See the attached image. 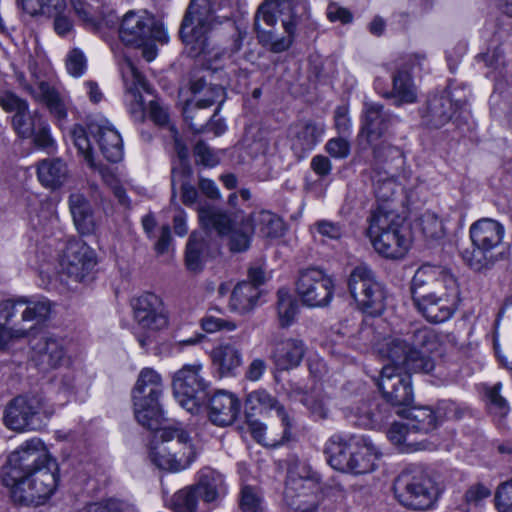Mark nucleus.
Returning <instances> with one entry per match:
<instances>
[{"label": "nucleus", "instance_id": "1", "mask_svg": "<svg viewBox=\"0 0 512 512\" xmlns=\"http://www.w3.org/2000/svg\"><path fill=\"white\" fill-rule=\"evenodd\" d=\"M410 290L415 308L431 323L449 320L460 302L456 277L441 266H420L412 278Z\"/></svg>", "mask_w": 512, "mask_h": 512}, {"label": "nucleus", "instance_id": "2", "mask_svg": "<svg viewBox=\"0 0 512 512\" xmlns=\"http://www.w3.org/2000/svg\"><path fill=\"white\" fill-rule=\"evenodd\" d=\"M148 429L153 431L149 458L159 469L179 472L196 459L197 449L186 431L162 425Z\"/></svg>", "mask_w": 512, "mask_h": 512}, {"label": "nucleus", "instance_id": "3", "mask_svg": "<svg viewBox=\"0 0 512 512\" xmlns=\"http://www.w3.org/2000/svg\"><path fill=\"white\" fill-rule=\"evenodd\" d=\"M89 135L97 139L100 150L108 161L116 163L122 160L123 143L118 131L107 120H90L87 127L75 125L71 130L75 147L90 167H96V163Z\"/></svg>", "mask_w": 512, "mask_h": 512}, {"label": "nucleus", "instance_id": "4", "mask_svg": "<svg viewBox=\"0 0 512 512\" xmlns=\"http://www.w3.org/2000/svg\"><path fill=\"white\" fill-rule=\"evenodd\" d=\"M320 489L325 495H329V490H343L338 484L321 487L318 474L307 464L298 463L288 471L284 501L294 512H315L318 504L316 492Z\"/></svg>", "mask_w": 512, "mask_h": 512}, {"label": "nucleus", "instance_id": "5", "mask_svg": "<svg viewBox=\"0 0 512 512\" xmlns=\"http://www.w3.org/2000/svg\"><path fill=\"white\" fill-rule=\"evenodd\" d=\"M163 392L161 376L151 368L141 370L132 391L134 415L145 428H156L164 421L159 398Z\"/></svg>", "mask_w": 512, "mask_h": 512}, {"label": "nucleus", "instance_id": "6", "mask_svg": "<svg viewBox=\"0 0 512 512\" xmlns=\"http://www.w3.org/2000/svg\"><path fill=\"white\" fill-rule=\"evenodd\" d=\"M473 248L462 252L464 261L474 270H481L496 260L492 251L498 247L504 237V227L490 218L476 221L470 227Z\"/></svg>", "mask_w": 512, "mask_h": 512}, {"label": "nucleus", "instance_id": "7", "mask_svg": "<svg viewBox=\"0 0 512 512\" xmlns=\"http://www.w3.org/2000/svg\"><path fill=\"white\" fill-rule=\"evenodd\" d=\"M56 460L39 438H32L22 443L7 459L3 470V483L10 487L21 479L34 473V470L48 466Z\"/></svg>", "mask_w": 512, "mask_h": 512}, {"label": "nucleus", "instance_id": "8", "mask_svg": "<svg viewBox=\"0 0 512 512\" xmlns=\"http://www.w3.org/2000/svg\"><path fill=\"white\" fill-rule=\"evenodd\" d=\"M54 414V409L39 395L18 396L6 407L4 423L16 432L39 430Z\"/></svg>", "mask_w": 512, "mask_h": 512}, {"label": "nucleus", "instance_id": "9", "mask_svg": "<svg viewBox=\"0 0 512 512\" xmlns=\"http://www.w3.org/2000/svg\"><path fill=\"white\" fill-rule=\"evenodd\" d=\"M58 464L50 462L48 466L34 470V473L11 485L12 499L20 504H43L55 492L59 475Z\"/></svg>", "mask_w": 512, "mask_h": 512}, {"label": "nucleus", "instance_id": "10", "mask_svg": "<svg viewBox=\"0 0 512 512\" xmlns=\"http://www.w3.org/2000/svg\"><path fill=\"white\" fill-rule=\"evenodd\" d=\"M395 495L404 507L413 510L431 508L438 498L434 482L421 472L404 470L396 479Z\"/></svg>", "mask_w": 512, "mask_h": 512}, {"label": "nucleus", "instance_id": "11", "mask_svg": "<svg viewBox=\"0 0 512 512\" xmlns=\"http://www.w3.org/2000/svg\"><path fill=\"white\" fill-rule=\"evenodd\" d=\"M348 289L357 306L364 312L378 314L383 310L385 292L369 266L360 264L352 269Z\"/></svg>", "mask_w": 512, "mask_h": 512}, {"label": "nucleus", "instance_id": "12", "mask_svg": "<svg viewBox=\"0 0 512 512\" xmlns=\"http://www.w3.org/2000/svg\"><path fill=\"white\" fill-rule=\"evenodd\" d=\"M198 217L204 228L214 229L221 236L228 235L232 251L242 252L248 249L253 232L250 217L236 226L225 212L210 206L199 208Z\"/></svg>", "mask_w": 512, "mask_h": 512}, {"label": "nucleus", "instance_id": "13", "mask_svg": "<svg viewBox=\"0 0 512 512\" xmlns=\"http://www.w3.org/2000/svg\"><path fill=\"white\" fill-rule=\"evenodd\" d=\"M133 317L137 326L146 331V337H139L138 342L145 348L151 343V335L165 329L168 315L162 299L153 293H144L132 301Z\"/></svg>", "mask_w": 512, "mask_h": 512}, {"label": "nucleus", "instance_id": "14", "mask_svg": "<svg viewBox=\"0 0 512 512\" xmlns=\"http://www.w3.org/2000/svg\"><path fill=\"white\" fill-rule=\"evenodd\" d=\"M334 281L323 270L315 267L303 269L296 281V292L302 303L311 308L327 306L334 296Z\"/></svg>", "mask_w": 512, "mask_h": 512}, {"label": "nucleus", "instance_id": "15", "mask_svg": "<svg viewBox=\"0 0 512 512\" xmlns=\"http://www.w3.org/2000/svg\"><path fill=\"white\" fill-rule=\"evenodd\" d=\"M202 368L200 362L185 364L173 376L174 397L183 409L191 413L198 410V395L209 386L201 374Z\"/></svg>", "mask_w": 512, "mask_h": 512}, {"label": "nucleus", "instance_id": "16", "mask_svg": "<svg viewBox=\"0 0 512 512\" xmlns=\"http://www.w3.org/2000/svg\"><path fill=\"white\" fill-rule=\"evenodd\" d=\"M378 351L382 357L392 362L391 366L397 367L398 370L406 368L409 371L430 373L435 367L432 358L421 356L411 349L407 335L403 338H385Z\"/></svg>", "mask_w": 512, "mask_h": 512}, {"label": "nucleus", "instance_id": "17", "mask_svg": "<svg viewBox=\"0 0 512 512\" xmlns=\"http://www.w3.org/2000/svg\"><path fill=\"white\" fill-rule=\"evenodd\" d=\"M120 72L125 85V100L128 112L136 122L145 119V106L142 92L151 93L145 78L127 57L119 63Z\"/></svg>", "mask_w": 512, "mask_h": 512}, {"label": "nucleus", "instance_id": "18", "mask_svg": "<svg viewBox=\"0 0 512 512\" xmlns=\"http://www.w3.org/2000/svg\"><path fill=\"white\" fill-rule=\"evenodd\" d=\"M378 387L392 406H406L413 402L411 376L397 367L386 365L382 368Z\"/></svg>", "mask_w": 512, "mask_h": 512}, {"label": "nucleus", "instance_id": "19", "mask_svg": "<svg viewBox=\"0 0 512 512\" xmlns=\"http://www.w3.org/2000/svg\"><path fill=\"white\" fill-rule=\"evenodd\" d=\"M96 263L94 251L82 241H70L61 257V267L67 276L82 281Z\"/></svg>", "mask_w": 512, "mask_h": 512}, {"label": "nucleus", "instance_id": "20", "mask_svg": "<svg viewBox=\"0 0 512 512\" xmlns=\"http://www.w3.org/2000/svg\"><path fill=\"white\" fill-rule=\"evenodd\" d=\"M32 359L42 370L58 368L68 362L64 339L45 335L31 342Z\"/></svg>", "mask_w": 512, "mask_h": 512}, {"label": "nucleus", "instance_id": "21", "mask_svg": "<svg viewBox=\"0 0 512 512\" xmlns=\"http://www.w3.org/2000/svg\"><path fill=\"white\" fill-rule=\"evenodd\" d=\"M20 86L27 91L35 101L43 103L50 114L62 122L67 118V107L60 93L46 81H39L36 87L27 83L23 74L17 75Z\"/></svg>", "mask_w": 512, "mask_h": 512}, {"label": "nucleus", "instance_id": "22", "mask_svg": "<svg viewBox=\"0 0 512 512\" xmlns=\"http://www.w3.org/2000/svg\"><path fill=\"white\" fill-rule=\"evenodd\" d=\"M395 122L397 117L386 111L381 104L365 102L361 133L369 143L384 136Z\"/></svg>", "mask_w": 512, "mask_h": 512}, {"label": "nucleus", "instance_id": "23", "mask_svg": "<svg viewBox=\"0 0 512 512\" xmlns=\"http://www.w3.org/2000/svg\"><path fill=\"white\" fill-rule=\"evenodd\" d=\"M465 100H453L450 91L431 97L423 113L424 122L433 128H440L448 123L464 104Z\"/></svg>", "mask_w": 512, "mask_h": 512}, {"label": "nucleus", "instance_id": "24", "mask_svg": "<svg viewBox=\"0 0 512 512\" xmlns=\"http://www.w3.org/2000/svg\"><path fill=\"white\" fill-rule=\"evenodd\" d=\"M240 400L231 392L220 390L209 401L208 417L217 426L232 424L239 415Z\"/></svg>", "mask_w": 512, "mask_h": 512}, {"label": "nucleus", "instance_id": "25", "mask_svg": "<svg viewBox=\"0 0 512 512\" xmlns=\"http://www.w3.org/2000/svg\"><path fill=\"white\" fill-rule=\"evenodd\" d=\"M370 240L374 249L387 258L403 257L410 246L404 225L370 237Z\"/></svg>", "mask_w": 512, "mask_h": 512}, {"label": "nucleus", "instance_id": "26", "mask_svg": "<svg viewBox=\"0 0 512 512\" xmlns=\"http://www.w3.org/2000/svg\"><path fill=\"white\" fill-rule=\"evenodd\" d=\"M356 440L357 437L345 438L341 435H333L328 439L324 451L332 468L347 473Z\"/></svg>", "mask_w": 512, "mask_h": 512}, {"label": "nucleus", "instance_id": "27", "mask_svg": "<svg viewBox=\"0 0 512 512\" xmlns=\"http://www.w3.org/2000/svg\"><path fill=\"white\" fill-rule=\"evenodd\" d=\"M306 347L302 340L287 338L275 344L271 359L280 370H289L299 366Z\"/></svg>", "mask_w": 512, "mask_h": 512}, {"label": "nucleus", "instance_id": "28", "mask_svg": "<svg viewBox=\"0 0 512 512\" xmlns=\"http://www.w3.org/2000/svg\"><path fill=\"white\" fill-rule=\"evenodd\" d=\"M69 211L77 231L83 235L94 231V213L90 201L81 192H73L68 197Z\"/></svg>", "mask_w": 512, "mask_h": 512}, {"label": "nucleus", "instance_id": "29", "mask_svg": "<svg viewBox=\"0 0 512 512\" xmlns=\"http://www.w3.org/2000/svg\"><path fill=\"white\" fill-rule=\"evenodd\" d=\"M17 299L0 301V347H5L10 342L28 337L32 328H25L16 324L8 326L16 314Z\"/></svg>", "mask_w": 512, "mask_h": 512}, {"label": "nucleus", "instance_id": "30", "mask_svg": "<svg viewBox=\"0 0 512 512\" xmlns=\"http://www.w3.org/2000/svg\"><path fill=\"white\" fill-rule=\"evenodd\" d=\"M378 459L379 452L376 447L365 438L357 437L347 473H370L375 469Z\"/></svg>", "mask_w": 512, "mask_h": 512}, {"label": "nucleus", "instance_id": "31", "mask_svg": "<svg viewBox=\"0 0 512 512\" xmlns=\"http://www.w3.org/2000/svg\"><path fill=\"white\" fill-rule=\"evenodd\" d=\"M191 91L197 98L194 106L187 103L184 108V115L187 121L193 119L194 116L192 114L196 108L203 109L209 107L218 100H222L224 96V89L220 85L207 84L202 78L191 82Z\"/></svg>", "mask_w": 512, "mask_h": 512}, {"label": "nucleus", "instance_id": "32", "mask_svg": "<svg viewBox=\"0 0 512 512\" xmlns=\"http://www.w3.org/2000/svg\"><path fill=\"white\" fill-rule=\"evenodd\" d=\"M324 125L313 121H300L290 128L292 146L300 152L311 151L324 133Z\"/></svg>", "mask_w": 512, "mask_h": 512}, {"label": "nucleus", "instance_id": "33", "mask_svg": "<svg viewBox=\"0 0 512 512\" xmlns=\"http://www.w3.org/2000/svg\"><path fill=\"white\" fill-rule=\"evenodd\" d=\"M278 20L281 21L285 32H293L297 28L296 20L292 15H284L275 2L265 1L260 5L255 16L256 32H267L261 22L267 27L274 28Z\"/></svg>", "mask_w": 512, "mask_h": 512}, {"label": "nucleus", "instance_id": "34", "mask_svg": "<svg viewBox=\"0 0 512 512\" xmlns=\"http://www.w3.org/2000/svg\"><path fill=\"white\" fill-rule=\"evenodd\" d=\"M211 359L222 376H230L242 365V352L235 344L222 342L212 349Z\"/></svg>", "mask_w": 512, "mask_h": 512}, {"label": "nucleus", "instance_id": "35", "mask_svg": "<svg viewBox=\"0 0 512 512\" xmlns=\"http://www.w3.org/2000/svg\"><path fill=\"white\" fill-rule=\"evenodd\" d=\"M404 225V218L390 204H378L369 218L368 236L373 237Z\"/></svg>", "mask_w": 512, "mask_h": 512}, {"label": "nucleus", "instance_id": "36", "mask_svg": "<svg viewBox=\"0 0 512 512\" xmlns=\"http://www.w3.org/2000/svg\"><path fill=\"white\" fill-rule=\"evenodd\" d=\"M163 22L147 10H130L122 18L119 32H164Z\"/></svg>", "mask_w": 512, "mask_h": 512}, {"label": "nucleus", "instance_id": "37", "mask_svg": "<svg viewBox=\"0 0 512 512\" xmlns=\"http://www.w3.org/2000/svg\"><path fill=\"white\" fill-rule=\"evenodd\" d=\"M372 185L375 197L379 204H390L400 190L395 173L381 167L374 168L372 172Z\"/></svg>", "mask_w": 512, "mask_h": 512}, {"label": "nucleus", "instance_id": "38", "mask_svg": "<svg viewBox=\"0 0 512 512\" xmlns=\"http://www.w3.org/2000/svg\"><path fill=\"white\" fill-rule=\"evenodd\" d=\"M198 0H191L181 23L180 31L190 29V32H209L218 29V22L206 8L200 9Z\"/></svg>", "mask_w": 512, "mask_h": 512}, {"label": "nucleus", "instance_id": "39", "mask_svg": "<svg viewBox=\"0 0 512 512\" xmlns=\"http://www.w3.org/2000/svg\"><path fill=\"white\" fill-rule=\"evenodd\" d=\"M260 291L256 285L250 282H239L231 292L229 308L238 314H246L252 311L258 303Z\"/></svg>", "mask_w": 512, "mask_h": 512}, {"label": "nucleus", "instance_id": "40", "mask_svg": "<svg viewBox=\"0 0 512 512\" xmlns=\"http://www.w3.org/2000/svg\"><path fill=\"white\" fill-rule=\"evenodd\" d=\"M194 488L205 502H214L226 493L223 476L210 468L201 470L199 481Z\"/></svg>", "mask_w": 512, "mask_h": 512}, {"label": "nucleus", "instance_id": "41", "mask_svg": "<svg viewBox=\"0 0 512 512\" xmlns=\"http://www.w3.org/2000/svg\"><path fill=\"white\" fill-rule=\"evenodd\" d=\"M68 175L67 165L61 159H45L39 162L37 176L41 184L47 188L60 187Z\"/></svg>", "mask_w": 512, "mask_h": 512}, {"label": "nucleus", "instance_id": "42", "mask_svg": "<svg viewBox=\"0 0 512 512\" xmlns=\"http://www.w3.org/2000/svg\"><path fill=\"white\" fill-rule=\"evenodd\" d=\"M406 420L413 431L420 433H429L435 430L441 422L438 413L428 406L410 408Z\"/></svg>", "mask_w": 512, "mask_h": 512}, {"label": "nucleus", "instance_id": "43", "mask_svg": "<svg viewBox=\"0 0 512 512\" xmlns=\"http://www.w3.org/2000/svg\"><path fill=\"white\" fill-rule=\"evenodd\" d=\"M246 406L249 410L258 413H267L275 410L281 421L288 423V415L284 407L279 401L264 389H258L248 394L246 398Z\"/></svg>", "mask_w": 512, "mask_h": 512}, {"label": "nucleus", "instance_id": "44", "mask_svg": "<svg viewBox=\"0 0 512 512\" xmlns=\"http://www.w3.org/2000/svg\"><path fill=\"white\" fill-rule=\"evenodd\" d=\"M253 229H258L265 238H279L284 234L285 225L280 217L270 211H258L250 216Z\"/></svg>", "mask_w": 512, "mask_h": 512}, {"label": "nucleus", "instance_id": "45", "mask_svg": "<svg viewBox=\"0 0 512 512\" xmlns=\"http://www.w3.org/2000/svg\"><path fill=\"white\" fill-rule=\"evenodd\" d=\"M122 43L127 47L138 48L142 50V55L147 61H152L157 55L156 41L162 44L168 41L166 34H159L160 37H154L155 34H119Z\"/></svg>", "mask_w": 512, "mask_h": 512}, {"label": "nucleus", "instance_id": "46", "mask_svg": "<svg viewBox=\"0 0 512 512\" xmlns=\"http://www.w3.org/2000/svg\"><path fill=\"white\" fill-rule=\"evenodd\" d=\"M391 97L397 105L410 104L417 100V89L408 71L399 70L394 75Z\"/></svg>", "mask_w": 512, "mask_h": 512}, {"label": "nucleus", "instance_id": "47", "mask_svg": "<svg viewBox=\"0 0 512 512\" xmlns=\"http://www.w3.org/2000/svg\"><path fill=\"white\" fill-rule=\"evenodd\" d=\"M25 305L21 312V322L39 324L45 321L51 312V305L48 300H29L25 297L17 299V307Z\"/></svg>", "mask_w": 512, "mask_h": 512}, {"label": "nucleus", "instance_id": "48", "mask_svg": "<svg viewBox=\"0 0 512 512\" xmlns=\"http://www.w3.org/2000/svg\"><path fill=\"white\" fill-rule=\"evenodd\" d=\"M277 316L281 327L290 326L296 319L299 311L297 299L287 289H280L277 293Z\"/></svg>", "mask_w": 512, "mask_h": 512}, {"label": "nucleus", "instance_id": "49", "mask_svg": "<svg viewBox=\"0 0 512 512\" xmlns=\"http://www.w3.org/2000/svg\"><path fill=\"white\" fill-rule=\"evenodd\" d=\"M411 349L421 356L431 358L430 354L438 348V338L429 328L416 329L412 334H407Z\"/></svg>", "mask_w": 512, "mask_h": 512}, {"label": "nucleus", "instance_id": "50", "mask_svg": "<svg viewBox=\"0 0 512 512\" xmlns=\"http://www.w3.org/2000/svg\"><path fill=\"white\" fill-rule=\"evenodd\" d=\"M391 410L386 404L370 403L360 409L361 425L379 429L389 419Z\"/></svg>", "mask_w": 512, "mask_h": 512}, {"label": "nucleus", "instance_id": "51", "mask_svg": "<svg viewBox=\"0 0 512 512\" xmlns=\"http://www.w3.org/2000/svg\"><path fill=\"white\" fill-rule=\"evenodd\" d=\"M43 117L38 111L32 113L29 110H24L23 113L14 114L12 117V124L14 130L21 138H30L35 132V129L43 121Z\"/></svg>", "mask_w": 512, "mask_h": 512}, {"label": "nucleus", "instance_id": "52", "mask_svg": "<svg viewBox=\"0 0 512 512\" xmlns=\"http://www.w3.org/2000/svg\"><path fill=\"white\" fill-rule=\"evenodd\" d=\"M22 9L32 15H43L50 17L54 13L65 9L64 0H18Z\"/></svg>", "mask_w": 512, "mask_h": 512}, {"label": "nucleus", "instance_id": "53", "mask_svg": "<svg viewBox=\"0 0 512 512\" xmlns=\"http://www.w3.org/2000/svg\"><path fill=\"white\" fill-rule=\"evenodd\" d=\"M184 44L185 52L192 58L206 57L211 53L206 34H179Z\"/></svg>", "mask_w": 512, "mask_h": 512}, {"label": "nucleus", "instance_id": "54", "mask_svg": "<svg viewBox=\"0 0 512 512\" xmlns=\"http://www.w3.org/2000/svg\"><path fill=\"white\" fill-rule=\"evenodd\" d=\"M202 248V237L198 233L193 232L189 237L185 253V263L190 271L198 272L202 269Z\"/></svg>", "mask_w": 512, "mask_h": 512}, {"label": "nucleus", "instance_id": "55", "mask_svg": "<svg viewBox=\"0 0 512 512\" xmlns=\"http://www.w3.org/2000/svg\"><path fill=\"white\" fill-rule=\"evenodd\" d=\"M198 493L194 486H189L176 492L170 506L174 512H195Z\"/></svg>", "mask_w": 512, "mask_h": 512}, {"label": "nucleus", "instance_id": "56", "mask_svg": "<svg viewBox=\"0 0 512 512\" xmlns=\"http://www.w3.org/2000/svg\"><path fill=\"white\" fill-rule=\"evenodd\" d=\"M423 235L430 240H438L445 235L443 222L433 212H425L420 218Z\"/></svg>", "mask_w": 512, "mask_h": 512}, {"label": "nucleus", "instance_id": "57", "mask_svg": "<svg viewBox=\"0 0 512 512\" xmlns=\"http://www.w3.org/2000/svg\"><path fill=\"white\" fill-rule=\"evenodd\" d=\"M214 312L220 313L221 311L219 309H212L201 319V327L205 332L234 331L237 328V324L234 321L218 317Z\"/></svg>", "mask_w": 512, "mask_h": 512}, {"label": "nucleus", "instance_id": "58", "mask_svg": "<svg viewBox=\"0 0 512 512\" xmlns=\"http://www.w3.org/2000/svg\"><path fill=\"white\" fill-rule=\"evenodd\" d=\"M240 508L243 512H263L261 493L255 487L244 486L240 493Z\"/></svg>", "mask_w": 512, "mask_h": 512}, {"label": "nucleus", "instance_id": "59", "mask_svg": "<svg viewBox=\"0 0 512 512\" xmlns=\"http://www.w3.org/2000/svg\"><path fill=\"white\" fill-rule=\"evenodd\" d=\"M292 34H258V41L274 53L287 50L292 44Z\"/></svg>", "mask_w": 512, "mask_h": 512}, {"label": "nucleus", "instance_id": "60", "mask_svg": "<svg viewBox=\"0 0 512 512\" xmlns=\"http://www.w3.org/2000/svg\"><path fill=\"white\" fill-rule=\"evenodd\" d=\"M194 156L196 163L205 167H214L219 164L221 159L220 152L214 151L202 141L195 145Z\"/></svg>", "mask_w": 512, "mask_h": 512}, {"label": "nucleus", "instance_id": "61", "mask_svg": "<svg viewBox=\"0 0 512 512\" xmlns=\"http://www.w3.org/2000/svg\"><path fill=\"white\" fill-rule=\"evenodd\" d=\"M177 183L180 184L182 191V201L185 205H192L196 202L198 193L197 190L189 185L186 181L184 172L172 170V189L175 190Z\"/></svg>", "mask_w": 512, "mask_h": 512}, {"label": "nucleus", "instance_id": "62", "mask_svg": "<svg viewBox=\"0 0 512 512\" xmlns=\"http://www.w3.org/2000/svg\"><path fill=\"white\" fill-rule=\"evenodd\" d=\"M501 383L495 384L490 388L486 395L489 400V409L492 413L503 417L509 412V405L505 398L500 395Z\"/></svg>", "mask_w": 512, "mask_h": 512}, {"label": "nucleus", "instance_id": "63", "mask_svg": "<svg viewBox=\"0 0 512 512\" xmlns=\"http://www.w3.org/2000/svg\"><path fill=\"white\" fill-rule=\"evenodd\" d=\"M86 63L84 53L78 48L71 50L66 57V69L74 77H80L84 74Z\"/></svg>", "mask_w": 512, "mask_h": 512}, {"label": "nucleus", "instance_id": "64", "mask_svg": "<svg viewBox=\"0 0 512 512\" xmlns=\"http://www.w3.org/2000/svg\"><path fill=\"white\" fill-rule=\"evenodd\" d=\"M499 512H512V480L502 483L495 494Z\"/></svg>", "mask_w": 512, "mask_h": 512}]
</instances>
